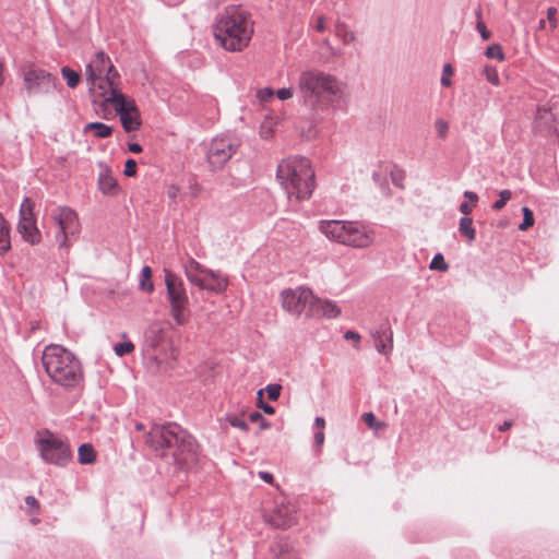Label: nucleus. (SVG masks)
I'll return each instance as SVG.
<instances>
[{"label": "nucleus", "instance_id": "9", "mask_svg": "<svg viewBox=\"0 0 559 559\" xmlns=\"http://www.w3.org/2000/svg\"><path fill=\"white\" fill-rule=\"evenodd\" d=\"M35 443L46 463L64 466L71 459L69 444L48 430L38 431Z\"/></svg>", "mask_w": 559, "mask_h": 559}, {"label": "nucleus", "instance_id": "6", "mask_svg": "<svg viewBox=\"0 0 559 559\" xmlns=\"http://www.w3.org/2000/svg\"><path fill=\"white\" fill-rule=\"evenodd\" d=\"M319 229L329 239L355 248H366L372 243V236L352 222L321 221Z\"/></svg>", "mask_w": 559, "mask_h": 559}, {"label": "nucleus", "instance_id": "35", "mask_svg": "<svg viewBox=\"0 0 559 559\" xmlns=\"http://www.w3.org/2000/svg\"><path fill=\"white\" fill-rule=\"evenodd\" d=\"M429 266L431 270H438L441 272H445L449 269V265L445 263L444 258L441 253H437L432 258Z\"/></svg>", "mask_w": 559, "mask_h": 559}, {"label": "nucleus", "instance_id": "28", "mask_svg": "<svg viewBox=\"0 0 559 559\" xmlns=\"http://www.w3.org/2000/svg\"><path fill=\"white\" fill-rule=\"evenodd\" d=\"M361 419L364 423L373 431L378 432L381 430H384L386 428V424L384 421H381L377 419L373 413H364L361 416Z\"/></svg>", "mask_w": 559, "mask_h": 559}, {"label": "nucleus", "instance_id": "42", "mask_svg": "<svg viewBox=\"0 0 559 559\" xmlns=\"http://www.w3.org/2000/svg\"><path fill=\"white\" fill-rule=\"evenodd\" d=\"M257 395H258V407L262 408L265 414L273 415L275 413V408L263 402V390H259Z\"/></svg>", "mask_w": 559, "mask_h": 559}, {"label": "nucleus", "instance_id": "60", "mask_svg": "<svg viewBox=\"0 0 559 559\" xmlns=\"http://www.w3.org/2000/svg\"><path fill=\"white\" fill-rule=\"evenodd\" d=\"M260 134L263 138H269L271 135V132H270V130H266L265 127L263 126L262 128H260Z\"/></svg>", "mask_w": 559, "mask_h": 559}, {"label": "nucleus", "instance_id": "3", "mask_svg": "<svg viewBox=\"0 0 559 559\" xmlns=\"http://www.w3.org/2000/svg\"><path fill=\"white\" fill-rule=\"evenodd\" d=\"M298 87L305 104L314 109L328 108L343 96V84L329 73L305 71L298 80Z\"/></svg>", "mask_w": 559, "mask_h": 559}, {"label": "nucleus", "instance_id": "23", "mask_svg": "<svg viewBox=\"0 0 559 559\" xmlns=\"http://www.w3.org/2000/svg\"><path fill=\"white\" fill-rule=\"evenodd\" d=\"M83 132L85 134L92 132L96 139H106L112 134V128L103 122H90L84 127Z\"/></svg>", "mask_w": 559, "mask_h": 559}, {"label": "nucleus", "instance_id": "14", "mask_svg": "<svg viewBox=\"0 0 559 559\" xmlns=\"http://www.w3.org/2000/svg\"><path fill=\"white\" fill-rule=\"evenodd\" d=\"M51 219L59 231L56 239L60 247L68 246V239L80 230V223L76 213L70 207H57L51 212Z\"/></svg>", "mask_w": 559, "mask_h": 559}, {"label": "nucleus", "instance_id": "24", "mask_svg": "<svg viewBox=\"0 0 559 559\" xmlns=\"http://www.w3.org/2000/svg\"><path fill=\"white\" fill-rule=\"evenodd\" d=\"M11 248L10 225L0 213V255L8 252Z\"/></svg>", "mask_w": 559, "mask_h": 559}, {"label": "nucleus", "instance_id": "12", "mask_svg": "<svg viewBox=\"0 0 559 559\" xmlns=\"http://www.w3.org/2000/svg\"><path fill=\"white\" fill-rule=\"evenodd\" d=\"M22 75L27 94H49L59 88V82L55 75L34 64L25 66Z\"/></svg>", "mask_w": 559, "mask_h": 559}, {"label": "nucleus", "instance_id": "59", "mask_svg": "<svg viewBox=\"0 0 559 559\" xmlns=\"http://www.w3.org/2000/svg\"><path fill=\"white\" fill-rule=\"evenodd\" d=\"M512 426V423L511 421H504L500 427H499V430L500 431H506L508 429H510Z\"/></svg>", "mask_w": 559, "mask_h": 559}, {"label": "nucleus", "instance_id": "52", "mask_svg": "<svg viewBox=\"0 0 559 559\" xmlns=\"http://www.w3.org/2000/svg\"><path fill=\"white\" fill-rule=\"evenodd\" d=\"M258 475H259V477H260L263 481H265V483H267V484H270V485H272V484L274 483V477H273V475H272L271 473H267V472H259V473H258Z\"/></svg>", "mask_w": 559, "mask_h": 559}, {"label": "nucleus", "instance_id": "44", "mask_svg": "<svg viewBox=\"0 0 559 559\" xmlns=\"http://www.w3.org/2000/svg\"><path fill=\"white\" fill-rule=\"evenodd\" d=\"M453 71H452V67L450 64H445L443 67V73H442V78H441V84L445 87H449L451 86V80H450V76L452 75Z\"/></svg>", "mask_w": 559, "mask_h": 559}, {"label": "nucleus", "instance_id": "21", "mask_svg": "<svg viewBox=\"0 0 559 559\" xmlns=\"http://www.w3.org/2000/svg\"><path fill=\"white\" fill-rule=\"evenodd\" d=\"M98 189L105 195H115L118 192V183L114 178L111 170L105 167L98 176L97 180Z\"/></svg>", "mask_w": 559, "mask_h": 559}, {"label": "nucleus", "instance_id": "33", "mask_svg": "<svg viewBox=\"0 0 559 559\" xmlns=\"http://www.w3.org/2000/svg\"><path fill=\"white\" fill-rule=\"evenodd\" d=\"M511 198H512V192H511L510 190H508V189L501 190V191L499 192V200H497V201L492 204V209H493L495 211H500V210H502V209L506 206L507 202H508L509 200H511Z\"/></svg>", "mask_w": 559, "mask_h": 559}, {"label": "nucleus", "instance_id": "17", "mask_svg": "<svg viewBox=\"0 0 559 559\" xmlns=\"http://www.w3.org/2000/svg\"><path fill=\"white\" fill-rule=\"evenodd\" d=\"M21 218L17 231L22 238L31 245L38 243L41 239L40 231L36 226V219L32 211L29 200H25L20 210Z\"/></svg>", "mask_w": 559, "mask_h": 559}, {"label": "nucleus", "instance_id": "20", "mask_svg": "<svg viewBox=\"0 0 559 559\" xmlns=\"http://www.w3.org/2000/svg\"><path fill=\"white\" fill-rule=\"evenodd\" d=\"M374 346L380 354L389 355L393 348V332L389 324L372 333Z\"/></svg>", "mask_w": 559, "mask_h": 559}, {"label": "nucleus", "instance_id": "43", "mask_svg": "<svg viewBox=\"0 0 559 559\" xmlns=\"http://www.w3.org/2000/svg\"><path fill=\"white\" fill-rule=\"evenodd\" d=\"M282 386L280 384H269L266 393L271 401H276L280 397Z\"/></svg>", "mask_w": 559, "mask_h": 559}, {"label": "nucleus", "instance_id": "4", "mask_svg": "<svg viewBox=\"0 0 559 559\" xmlns=\"http://www.w3.org/2000/svg\"><path fill=\"white\" fill-rule=\"evenodd\" d=\"M276 178L289 200H307L314 189V173L310 162L304 157L283 159L277 166Z\"/></svg>", "mask_w": 559, "mask_h": 559}, {"label": "nucleus", "instance_id": "32", "mask_svg": "<svg viewBox=\"0 0 559 559\" xmlns=\"http://www.w3.org/2000/svg\"><path fill=\"white\" fill-rule=\"evenodd\" d=\"M335 33L344 40V43H350L354 40V35L347 29L345 23L337 22L335 25Z\"/></svg>", "mask_w": 559, "mask_h": 559}, {"label": "nucleus", "instance_id": "13", "mask_svg": "<svg viewBox=\"0 0 559 559\" xmlns=\"http://www.w3.org/2000/svg\"><path fill=\"white\" fill-rule=\"evenodd\" d=\"M181 428L175 424L163 426H153L146 436V444L160 456H166L173 449L174 443H178Z\"/></svg>", "mask_w": 559, "mask_h": 559}, {"label": "nucleus", "instance_id": "7", "mask_svg": "<svg viewBox=\"0 0 559 559\" xmlns=\"http://www.w3.org/2000/svg\"><path fill=\"white\" fill-rule=\"evenodd\" d=\"M185 274L192 285L214 294L224 293L228 286L226 276L204 267L194 259L186 262Z\"/></svg>", "mask_w": 559, "mask_h": 559}, {"label": "nucleus", "instance_id": "62", "mask_svg": "<svg viewBox=\"0 0 559 559\" xmlns=\"http://www.w3.org/2000/svg\"><path fill=\"white\" fill-rule=\"evenodd\" d=\"M135 428L138 430H143L144 429V425L139 423V424L135 425Z\"/></svg>", "mask_w": 559, "mask_h": 559}, {"label": "nucleus", "instance_id": "53", "mask_svg": "<svg viewBox=\"0 0 559 559\" xmlns=\"http://www.w3.org/2000/svg\"><path fill=\"white\" fill-rule=\"evenodd\" d=\"M324 432L323 430H319L316 435H314V443L317 447H321L323 443H324Z\"/></svg>", "mask_w": 559, "mask_h": 559}, {"label": "nucleus", "instance_id": "5", "mask_svg": "<svg viewBox=\"0 0 559 559\" xmlns=\"http://www.w3.org/2000/svg\"><path fill=\"white\" fill-rule=\"evenodd\" d=\"M85 74L94 103H99L110 96L114 91L121 90L120 74L110 58L103 51L97 52L90 61Z\"/></svg>", "mask_w": 559, "mask_h": 559}, {"label": "nucleus", "instance_id": "46", "mask_svg": "<svg viewBox=\"0 0 559 559\" xmlns=\"http://www.w3.org/2000/svg\"><path fill=\"white\" fill-rule=\"evenodd\" d=\"M136 162L134 159H128L124 165V175L127 177H133L136 175Z\"/></svg>", "mask_w": 559, "mask_h": 559}, {"label": "nucleus", "instance_id": "8", "mask_svg": "<svg viewBox=\"0 0 559 559\" xmlns=\"http://www.w3.org/2000/svg\"><path fill=\"white\" fill-rule=\"evenodd\" d=\"M102 107L112 105L120 118L121 126L126 132H133L142 126L140 110L132 98H128L122 91H114L110 96L98 103Z\"/></svg>", "mask_w": 559, "mask_h": 559}, {"label": "nucleus", "instance_id": "10", "mask_svg": "<svg viewBox=\"0 0 559 559\" xmlns=\"http://www.w3.org/2000/svg\"><path fill=\"white\" fill-rule=\"evenodd\" d=\"M165 284L167 299L170 305V316L178 325L189 321L188 296L182 281L171 272H166Z\"/></svg>", "mask_w": 559, "mask_h": 559}, {"label": "nucleus", "instance_id": "19", "mask_svg": "<svg viewBox=\"0 0 559 559\" xmlns=\"http://www.w3.org/2000/svg\"><path fill=\"white\" fill-rule=\"evenodd\" d=\"M306 313L309 317H325L333 319L341 313V309L334 301L328 299H320L312 295L310 310L307 311Z\"/></svg>", "mask_w": 559, "mask_h": 559}, {"label": "nucleus", "instance_id": "22", "mask_svg": "<svg viewBox=\"0 0 559 559\" xmlns=\"http://www.w3.org/2000/svg\"><path fill=\"white\" fill-rule=\"evenodd\" d=\"M165 337V328L160 322H155L151 324L146 332V342L152 347H157Z\"/></svg>", "mask_w": 559, "mask_h": 559}, {"label": "nucleus", "instance_id": "16", "mask_svg": "<svg viewBox=\"0 0 559 559\" xmlns=\"http://www.w3.org/2000/svg\"><path fill=\"white\" fill-rule=\"evenodd\" d=\"M175 462L182 466L189 467L198 462V444L195 440L181 429L178 443L173 444L169 451Z\"/></svg>", "mask_w": 559, "mask_h": 559}, {"label": "nucleus", "instance_id": "30", "mask_svg": "<svg viewBox=\"0 0 559 559\" xmlns=\"http://www.w3.org/2000/svg\"><path fill=\"white\" fill-rule=\"evenodd\" d=\"M61 74L67 80V84L70 88H75L80 83V74L69 67H63L61 69Z\"/></svg>", "mask_w": 559, "mask_h": 559}, {"label": "nucleus", "instance_id": "29", "mask_svg": "<svg viewBox=\"0 0 559 559\" xmlns=\"http://www.w3.org/2000/svg\"><path fill=\"white\" fill-rule=\"evenodd\" d=\"M536 119L540 126H544L545 128H547L549 130H554V131L557 130V128L555 126H552V123H551V121L554 119V114L551 112V110L546 109V108L538 109Z\"/></svg>", "mask_w": 559, "mask_h": 559}, {"label": "nucleus", "instance_id": "45", "mask_svg": "<svg viewBox=\"0 0 559 559\" xmlns=\"http://www.w3.org/2000/svg\"><path fill=\"white\" fill-rule=\"evenodd\" d=\"M273 96H274V92L270 87H265V88L259 90L257 92V97L260 102H267V100L272 99Z\"/></svg>", "mask_w": 559, "mask_h": 559}, {"label": "nucleus", "instance_id": "50", "mask_svg": "<svg viewBox=\"0 0 559 559\" xmlns=\"http://www.w3.org/2000/svg\"><path fill=\"white\" fill-rule=\"evenodd\" d=\"M344 338L347 340V341H355L356 344H355V348H358V344L360 342V335L355 332V331H346L345 334H344Z\"/></svg>", "mask_w": 559, "mask_h": 559}, {"label": "nucleus", "instance_id": "41", "mask_svg": "<svg viewBox=\"0 0 559 559\" xmlns=\"http://www.w3.org/2000/svg\"><path fill=\"white\" fill-rule=\"evenodd\" d=\"M226 420L229 423L231 427L238 428L242 431H248V425L243 419L237 416H228Z\"/></svg>", "mask_w": 559, "mask_h": 559}, {"label": "nucleus", "instance_id": "15", "mask_svg": "<svg viewBox=\"0 0 559 559\" xmlns=\"http://www.w3.org/2000/svg\"><path fill=\"white\" fill-rule=\"evenodd\" d=\"M312 292L305 287L287 288L281 293V301L284 310L300 316L310 310Z\"/></svg>", "mask_w": 559, "mask_h": 559}, {"label": "nucleus", "instance_id": "26", "mask_svg": "<svg viewBox=\"0 0 559 559\" xmlns=\"http://www.w3.org/2000/svg\"><path fill=\"white\" fill-rule=\"evenodd\" d=\"M139 287L141 290L151 294L154 290V284L152 281V269L144 266L141 271Z\"/></svg>", "mask_w": 559, "mask_h": 559}, {"label": "nucleus", "instance_id": "18", "mask_svg": "<svg viewBox=\"0 0 559 559\" xmlns=\"http://www.w3.org/2000/svg\"><path fill=\"white\" fill-rule=\"evenodd\" d=\"M265 521L276 528H287L296 523V518L290 506L282 503L265 515Z\"/></svg>", "mask_w": 559, "mask_h": 559}, {"label": "nucleus", "instance_id": "37", "mask_svg": "<svg viewBox=\"0 0 559 559\" xmlns=\"http://www.w3.org/2000/svg\"><path fill=\"white\" fill-rule=\"evenodd\" d=\"M449 128L448 121L442 118L437 119L435 122L436 132L441 140H444L448 136Z\"/></svg>", "mask_w": 559, "mask_h": 559}, {"label": "nucleus", "instance_id": "27", "mask_svg": "<svg viewBox=\"0 0 559 559\" xmlns=\"http://www.w3.org/2000/svg\"><path fill=\"white\" fill-rule=\"evenodd\" d=\"M78 455L81 464H91L96 459V452L88 443H84L79 448Z\"/></svg>", "mask_w": 559, "mask_h": 559}, {"label": "nucleus", "instance_id": "31", "mask_svg": "<svg viewBox=\"0 0 559 559\" xmlns=\"http://www.w3.org/2000/svg\"><path fill=\"white\" fill-rule=\"evenodd\" d=\"M522 212H523V222L520 224L519 229L522 231H525L534 225L535 221H534V214L528 207L524 206L522 209Z\"/></svg>", "mask_w": 559, "mask_h": 559}, {"label": "nucleus", "instance_id": "1", "mask_svg": "<svg viewBox=\"0 0 559 559\" xmlns=\"http://www.w3.org/2000/svg\"><path fill=\"white\" fill-rule=\"evenodd\" d=\"M253 23L250 14L238 7H229L218 19L214 36L229 51H241L252 37Z\"/></svg>", "mask_w": 559, "mask_h": 559}, {"label": "nucleus", "instance_id": "54", "mask_svg": "<svg viewBox=\"0 0 559 559\" xmlns=\"http://www.w3.org/2000/svg\"><path fill=\"white\" fill-rule=\"evenodd\" d=\"M472 210H473V205L466 203V202H463L461 205H460V211L465 215H469L472 213Z\"/></svg>", "mask_w": 559, "mask_h": 559}, {"label": "nucleus", "instance_id": "47", "mask_svg": "<svg viewBox=\"0 0 559 559\" xmlns=\"http://www.w3.org/2000/svg\"><path fill=\"white\" fill-rule=\"evenodd\" d=\"M547 20L549 22L550 28L555 29L557 27V9L551 7L547 10Z\"/></svg>", "mask_w": 559, "mask_h": 559}, {"label": "nucleus", "instance_id": "36", "mask_svg": "<svg viewBox=\"0 0 559 559\" xmlns=\"http://www.w3.org/2000/svg\"><path fill=\"white\" fill-rule=\"evenodd\" d=\"M486 56L490 59H498L499 61H503L504 60V53L502 51V48L500 45L498 44H493L491 46H489L487 49H486Z\"/></svg>", "mask_w": 559, "mask_h": 559}, {"label": "nucleus", "instance_id": "56", "mask_svg": "<svg viewBox=\"0 0 559 559\" xmlns=\"http://www.w3.org/2000/svg\"><path fill=\"white\" fill-rule=\"evenodd\" d=\"M464 197L467 198L473 203V205L478 202V195L475 192L465 191Z\"/></svg>", "mask_w": 559, "mask_h": 559}, {"label": "nucleus", "instance_id": "11", "mask_svg": "<svg viewBox=\"0 0 559 559\" xmlns=\"http://www.w3.org/2000/svg\"><path fill=\"white\" fill-rule=\"evenodd\" d=\"M239 146L240 142L235 136L219 135L214 138L207 147V163L213 169H222L237 153Z\"/></svg>", "mask_w": 559, "mask_h": 559}, {"label": "nucleus", "instance_id": "55", "mask_svg": "<svg viewBox=\"0 0 559 559\" xmlns=\"http://www.w3.org/2000/svg\"><path fill=\"white\" fill-rule=\"evenodd\" d=\"M325 28H326L325 19L323 16H319L317 24H316V29L318 32H323Z\"/></svg>", "mask_w": 559, "mask_h": 559}, {"label": "nucleus", "instance_id": "49", "mask_svg": "<svg viewBox=\"0 0 559 559\" xmlns=\"http://www.w3.org/2000/svg\"><path fill=\"white\" fill-rule=\"evenodd\" d=\"M180 193V189L178 186L176 185H170L167 187V190H166V194L167 197L173 200V201H176V199L178 198Z\"/></svg>", "mask_w": 559, "mask_h": 559}, {"label": "nucleus", "instance_id": "48", "mask_svg": "<svg viewBox=\"0 0 559 559\" xmlns=\"http://www.w3.org/2000/svg\"><path fill=\"white\" fill-rule=\"evenodd\" d=\"M294 95V88L292 87H287V88H280L277 92H276V96L278 99L281 100H286V99H289L292 98Z\"/></svg>", "mask_w": 559, "mask_h": 559}, {"label": "nucleus", "instance_id": "25", "mask_svg": "<svg viewBox=\"0 0 559 559\" xmlns=\"http://www.w3.org/2000/svg\"><path fill=\"white\" fill-rule=\"evenodd\" d=\"M459 231L463 237L466 238L468 242H473L476 238V230L473 227V219L468 216H464L461 218Z\"/></svg>", "mask_w": 559, "mask_h": 559}, {"label": "nucleus", "instance_id": "40", "mask_svg": "<svg viewBox=\"0 0 559 559\" xmlns=\"http://www.w3.org/2000/svg\"><path fill=\"white\" fill-rule=\"evenodd\" d=\"M484 73L488 82H490L492 85H499L500 79L496 68L485 67Z\"/></svg>", "mask_w": 559, "mask_h": 559}, {"label": "nucleus", "instance_id": "39", "mask_svg": "<svg viewBox=\"0 0 559 559\" xmlns=\"http://www.w3.org/2000/svg\"><path fill=\"white\" fill-rule=\"evenodd\" d=\"M249 420L251 423H258L261 430L269 429L271 427V424L264 419V417L259 412H252L249 415Z\"/></svg>", "mask_w": 559, "mask_h": 559}, {"label": "nucleus", "instance_id": "58", "mask_svg": "<svg viewBox=\"0 0 559 559\" xmlns=\"http://www.w3.org/2000/svg\"><path fill=\"white\" fill-rule=\"evenodd\" d=\"M314 425L317 428H319V430H323L324 427H325V420L324 418L322 417H317L316 420H314Z\"/></svg>", "mask_w": 559, "mask_h": 559}, {"label": "nucleus", "instance_id": "61", "mask_svg": "<svg viewBox=\"0 0 559 559\" xmlns=\"http://www.w3.org/2000/svg\"><path fill=\"white\" fill-rule=\"evenodd\" d=\"M3 70H4V67L2 63H0V86L3 84L4 82V78H3Z\"/></svg>", "mask_w": 559, "mask_h": 559}, {"label": "nucleus", "instance_id": "38", "mask_svg": "<svg viewBox=\"0 0 559 559\" xmlns=\"http://www.w3.org/2000/svg\"><path fill=\"white\" fill-rule=\"evenodd\" d=\"M476 16H477V23H476V28L477 31L479 32L481 38L484 40H488L491 36L490 32L487 29L485 23L481 21V11L478 10L476 12Z\"/></svg>", "mask_w": 559, "mask_h": 559}, {"label": "nucleus", "instance_id": "34", "mask_svg": "<svg viewBox=\"0 0 559 559\" xmlns=\"http://www.w3.org/2000/svg\"><path fill=\"white\" fill-rule=\"evenodd\" d=\"M114 350H115L116 355H118L119 357H122V356L128 355L134 350V344L130 341L123 342V343H118L114 346Z\"/></svg>", "mask_w": 559, "mask_h": 559}, {"label": "nucleus", "instance_id": "57", "mask_svg": "<svg viewBox=\"0 0 559 559\" xmlns=\"http://www.w3.org/2000/svg\"><path fill=\"white\" fill-rule=\"evenodd\" d=\"M128 147H129V151L134 154H139L142 152V146L138 143H130Z\"/></svg>", "mask_w": 559, "mask_h": 559}, {"label": "nucleus", "instance_id": "2", "mask_svg": "<svg viewBox=\"0 0 559 559\" xmlns=\"http://www.w3.org/2000/svg\"><path fill=\"white\" fill-rule=\"evenodd\" d=\"M43 365L49 378L66 389L80 385L84 378L81 361L61 345H48L43 353Z\"/></svg>", "mask_w": 559, "mask_h": 559}, {"label": "nucleus", "instance_id": "63", "mask_svg": "<svg viewBox=\"0 0 559 559\" xmlns=\"http://www.w3.org/2000/svg\"><path fill=\"white\" fill-rule=\"evenodd\" d=\"M545 26H546V22H545V20H540V21H539V27H540V28H545Z\"/></svg>", "mask_w": 559, "mask_h": 559}, {"label": "nucleus", "instance_id": "51", "mask_svg": "<svg viewBox=\"0 0 559 559\" xmlns=\"http://www.w3.org/2000/svg\"><path fill=\"white\" fill-rule=\"evenodd\" d=\"M25 503L31 510H34V512L37 513L39 511V502L33 496H27L25 498Z\"/></svg>", "mask_w": 559, "mask_h": 559}]
</instances>
